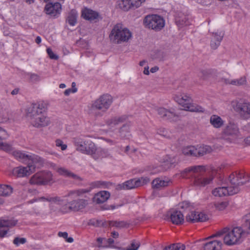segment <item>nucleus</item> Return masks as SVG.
<instances>
[{"instance_id":"obj_59","label":"nucleus","mask_w":250,"mask_h":250,"mask_svg":"<svg viewBox=\"0 0 250 250\" xmlns=\"http://www.w3.org/2000/svg\"><path fill=\"white\" fill-rule=\"evenodd\" d=\"M149 67L148 65L145 66L144 70L143 71L144 74L146 75H149L150 74Z\"/></svg>"},{"instance_id":"obj_24","label":"nucleus","mask_w":250,"mask_h":250,"mask_svg":"<svg viewBox=\"0 0 250 250\" xmlns=\"http://www.w3.org/2000/svg\"><path fill=\"white\" fill-rule=\"evenodd\" d=\"M81 16L86 20L93 21L98 17V14L89 8L84 7L81 11Z\"/></svg>"},{"instance_id":"obj_11","label":"nucleus","mask_w":250,"mask_h":250,"mask_svg":"<svg viewBox=\"0 0 250 250\" xmlns=\"http://www.w3.org/2000/svg\"><path fill=\"white\" fill-rule=\"evenodd\" d=\"M42 166L39 165V163L37 164L29 162L26 167L20 166L14 168L12 170V174L19 177L27 176L32 173L35 170L36 167H39Z\"/></svg>"},{"instance_id":"obj_53","label":"nucleus","mask_w":250,"mask_h":250,"mask_svg":"<svg viewBox=\"0 0 250 250\" xmlns=\"http://www.w3.org/2000/svg\"><path fill=\"white\" fill-rule=\"evenodd\" d=\"M111 225L117 228H121L125 227L127 223L124 221H115L113 222Z\"/></svg>"},{"instance_id":"obj_13","label":"nucleus","mask_w":250,"mask_h":250,"mask_svg":"<svg viewBox=\"0 0 250 250\" xmlns=\"http://www.w3.org/2000/svg\"><path fill=\"white\" fill-rule=\"evenodd\" d=\"M207 219V215L204 212L197 210L196 205V208L188 212L186 216V220L192 223L205 221Z\"/></svg>"},{"instance_id":"obj_10","label":"nucleus","mask_w":250,"mask_h":250,"mask_svg":"<svg viewBox=\"0 0 250 250\" xmlns=\"http://www.w3.org/2000/svg\"><path fill=\"white\" fill-rule=\"evenodd\" d=\"M74 143L77 150L83 154L90 155L94 150L95 144L89 140L75 138Z\"/></svg>"},{"instance_id":"obj_12","label":"nucleus","mask_w":250,"mask_h":250,"mask_svg":"<svg viewBox=\"0 0 250 250\" xmlns=\"http://www.w3.org/2000/svg\"><path fill=\"white\" fill-rule=\"evenodd\" d=\"M30 122L33 126L41 128L49 125L51 121L46 114H37L31 115Z\"/></svg>"},{"instance_id":"obj_44","label":"nucleus","mask_w":250,"mask_h":250,"mask_svg":"<svg viewBox=\"0 0 250 250\" xmlns=\"http://www.w3.org/2000/svg\"><path fill=\"white\" fill-rule=\"evenodd\" d=\"M86 192H87V191L84 189L71 191L68 193L67 196L71 198H75L81 196L82 194L85 193Z\"/></svg>"},{"instance_id":"obj_63","label":"nucleus","mask_w":250,"mask_h":250,"mask_svg":"<svg viewBox=\"0 0 250 250\" xmlns=\"http://www.w3.org/2000/svg\"><path fill=\"white\" fill-rule=\"evenodd\" d=\"M146 63H147L146 61L143 60V61L140 62L139 65L141 66H146Z\"/></svg>"},{"instance_id":"obj_17","label":"nucleus","mask_w":250,"mask_h":250,"mask_svg":"<svg viewBox=\"0 0 250 250\" xmlns=\"http://www.w3.org/2000/svg\"><path fill=\"white\" fill-rule=\"evenodd\" d=\"M204 244V250H221L222 243L220 240L214 239V236L207 238Z\"/></svg>"},{"instance_id":"obj_26","label":"nucleus","mask_w":250,"mask_h":250,"mask_svg":"<svg viewBox=\"0 0 250 250\" xmlns=\"http://www.w3.org/2000/svg\"><path fill=\"white\" fill-rule=\"evenodd\" d=\"M110 194L109 192L107 191H101L95 194L93 200V202L101 204L106 201L109 198Z\"/></svg>"},{"instance_id":"obj_15","label":"nucleus","mask_w":250,"mask_h":250,"mask_svg":"<svg viewBox=\"0 0 250 250\" xmlns=\"http://www.w3.org/2000/svg\"><path fill=\"white\" fill-rule=\"evenodd\" d=\"M167 217L174 224L180 225L184 222V216L181 211L176 208L170 209L167 214Z\"/></svg>"},{"instance_id":"obj_4","label":"nucleus","mask_w":250,"mask_h":250,"mask_svg":"<svg viewBox=\"0 0 250 250\" xmlns=\"http://www.w3.org/2000/svg\"><path fill=\"white\" fill-rule=\"evenodd\" d=\"M246 234L245 230L241 227H235L223 230V241L225 245L231 246L241 243Z\"/></svg>"},{"instance_id":"obj_52","label":"nucleus","mask_w":250,"mask_h":250,"mask_svg":"<svg viewBox=\"0 0 250 250\" xmlns=\"http://www.w3.org/2000/svg\"><path fill=\"white\" fill-rule=\"evenodd\" d=\"M46 51L47 53V54L48 55L49 58L51 59H54V60H58L59 58V57L58 55L55 54L52 49L50 48H47L46 49Z\"/></svg>"},{"instance_id":"obj_3","label":"nucleus","mask_w":250,"mask_h":250,"mask_svg":"<svg viewBox=\"0 0 250 250\" xmlns=\"http://www.w3.org/2000/svg\"><path fill=\"white\" fill-rule=\"evenodd\" d=\"M174 101L180 105L184 110L192 112L203 113L205 111L204 107L192 102L191 95L188 93H178L174 96Z\"/></svg>"},{"instance_id":"obj_27","label":"nucleus","mask_w":250,"mask_h":250,"mask_svg":"<svg viewBox=\"0 0 250 250\" xmlns=\"http://www.w3.org/2000/svg\"><path fill=\"white\" fill-rule=\"evenodd\" d=\"M109 155V153L108 150L101 147H97L95 145L93 153L90 154L95 159L106 157Z\"/></svg>"},{"instance_id":"obj_14","label":"nucleus","mask_w":250,"mask_h":250,"mask_svg":"<svg viewBox=\"0 0 250 250\" xmlns=\"http://www.w3.org/2000/svg\"><path fill=\"white\" fill-rule=\"evenodd\" d=\"M150 180L147 177H141L140 179H131L119 185L118 188L122 189H130L147 184Z\"/></svg>"},{"instance_id":"obj_48","label":"nucleus","mask_w":250,"mask_h":250,"mask_svg":"<svg viewBox=\"0 0 250 250\" xmlns=\"http://www.w3.org/2000/svg\"><path fill=\"white\" fill-rule=\"evenodd\" d=\"M58 236L65 239L66 241L68 243H72L74 241L72 237H68V233L66 232H59Z\"/></svg>"},{"instance_id":"obj_16","label":"nucleus","mask_w":250,"mask_h":250,"mask_svg":"<svg viewBox=\"0 0 250 250\" xmlns=\"http://www.w3.org/2000/svg\"><path fill=\"white\" fill-rule=\"evenodd\" d=\"M231 105L236 111L250 114V102L245 100H241L239 102L237 101H232Z\"/></svg>"},{"instance_id":"obj_9","label":"nucleus","mask_w":250,"mask_h":250,"mask_svg":"<svg viewBox=\"0 0 250 250\" xmlns=\"http://www.w3.org/2000/svg\"><path fill=\"white\" fill-rule=\"evenodd\" d=\"M13 154L17 159L23 162L29 163L30 162L33 164H37L39 163V165H42L43 163V160L42 158L30 153H26L20 150H15L13 151Z\"/></svg>"},{"instance_id":"obj_61","label":"nucleus","mask_w":250,"mask_h":250,"mask_svg":"<svg viewBox=\"0 0 250 250\" xmlns=\"http://www.w3.org/2000/svg\"><path fill=\"white\" fill-rule=\"evenodd\" d=\"M163 250H175L174 249V244L166 247Z\"/></svg>"},{"instance_id":"obj_62","label":"nucleus","mask_w":250,"mask_h":250,"mask_svg":"<svg viewBox=\"0 0 250 250\" xmlns=\"http://www.w3.org/2000/svg\"><path fill=\"white\" fill-rule=\"evenodd\" d=\"M159 70V67L157 66H154L153 67H152L149 71L150 72L152 73H154L155 72H156L157 71H158Z\"/></svg>"},{"instance_id":"obj_34","label":"nucleus","mask_w":250,"mask_h":250,"mask_svg":"<svg viewBox=\"0 0 250 250\" xmlns=\"http://www.w3.org/2000/svg\"><path fill=\"white\" fill-rule=\"evenodd\" d=\"M196 208V205L193 203H190L188 201H184L180 203L176 208L178 210L181 209L183 211H188L189 212L192 209H194Z\"/></svg>"},{"instance_id":"obj_19","label":"nucleus","mask_w":250,"mask_h":250,"mask_svg":"<svg viewBox=\"0 0 250 250\" xmlns=\"http://www.w3.org/2000/svg\"><path fill=\"white\" fill-rule=\"evenodd\" d=\"M37 201L42 202H47L50 208L53 205L62 206L65 202L62 199L57 196L52 197L46 195L38 198Z\"/></svg>"},{"instance_id":"obj_55","label":"nucleus","mask_w":250,"mask_h":250,"mask_svg":"<svg viewBox=\"0 0 250 250\" xmlns=\"http://www.w3.org/2000/svg\"><path fill=\"white\" fill-rule=\"evenodd\" d=\"M175 250H185V246L181 243L174 244Z\"/></svg>"},{"instance_id":"obj_42","label":"nucleus","mask_w":250,"mask_h":250,"mask_svg":"<svg viewBox=\"0 0 250 250\" xmlns=\"http://www.w3.org/2000/svg\"><path fill=\"white\" fill-rule=\"evenodd\" d=\"M205 170V168L204 167L202 166H193L191 167L188 168H186L184 170V172L185 173H188L190 172H202Z\"/></svg>"},{"instance_id":"obj_28","label":"nucleus","mask_w":250,"mask_h":250,"mask_svg":"<svg viewBox=\"0 0 250 250\" xmlns=\"http://www.w3.org/2000/svg\"><path fill=\"white\" fill-rule=\"evenodd\" d=\"M7 137V132L0 127V149L8 151L11 149V146L3 142Z\"/></svg>"},{"instance_id":"obj_45","label":"nucleus","mask_w":250,"mask_h":250,"mask_svg":"<svg viewBox=\"0 0 250 250\" xmlns=\"http://www.w3.org/2000/svg\"><path fill=\"white\" fill-rule=\"evenodd\" d=\"M140 246V243L139 241L133 240L131 241L130 245L126 248L125 250H138Z\"/></svg>"},{"instance_id":"obj_60","label":"nucleus","mask_w":250,"mask_h":250,"mask_svg":"<svg viewBox=\"0 0 250 250\" xmlns=\"http://www.w3.org/2000/svg\"><path fill=\"white\" fill-rule=\"evenodd\" d=\"M103 184L101 181H97L93 183V186L94 188H100Z\"/></svg>"},{"instance_id":"obj_8","label":"nucleus","mask_w":250,"mask_h":250,"mask_svg":"<svg viewBox=\"0 0 250 250\" xmlns=\"http://www.w3.org/2000/svg\"><path fill=\"white\" fill-rule=\"evenodd\" d=\"M32 184L46 185L54 182L52 173L48 171H42L36 173L31 178Z\"/></svg>"},{"instance_id":"obj_25","label":"nucleus","mask_w":250,"mask_h":250,"mask_svg":"<svg viewBox=\"0 0 250 250\" xmlns=\"http://www.w3.org/2000/svg\"><path fill=\"white\" fill-rule=\"evenodd\" d=\"M87 204L86 200L80 199L78 200H74L72 202L69 203L68 209L78 211L83 208Z\"/></svg>"},{"instance_id":"obj_5","label":"nucleus","mask_w":250,"mask_h":250,"mask_svg":"<svg viewBox=\"0 0 250 250\" xmlns=\"http://www.w3.org/2000/svg\"><path fill=\"white\" fill-rule=\"evenodd\" d=\"M221 138L229 143H237L242 139L238 125L233 121L229 122L222 131Z\"/></svg>"},{"instance_id":"obj_56","label":"nucleus","mask_w":250,"mask_h":250,"mask_svg":"<svg viewBox=\"0 0 250 250\" xmlns=\"http://www.w3.org/2000/svg\"><path fill=\"white\" fill-rule=\"evenodd\" d=\"M77 91V88H68L65 90L64 94L66 96H68L71 93H74Z\"/></svg>"},{"instance_id":"obj_21","label":"nucleus","mask_w":250,"mask_h":250,"mask_svg":"<svg viewBox=\"0 0 250 250\" xmlns=\"http://www.w3.org/2000/svg\"><path fill=\"white\" fill-rule=\"evenodd\" d=\"M17 221L15 220L0 219V237H4L8 232V228L15 226Z\"/></svg>"},{"instance_id":"obj_51","label":"nucleus","mask_w":250,"mask_h":250,"mask_svg":"<svg viewBox=\"0 0 250 250\" xmlns=\"http://www.w3.org/2000/svg\"><path fill=\"white\" fill-rule=\"evenodd\" d=\"M56 146L57 147H59L62 150H64L67 148V145L66 144H63L62 140L60 139L56 140Z\"/></svg>"},{"instance_id":"obj_33","label":"nucleus","mask_w":250,"mask_h":250,"mask_svg":"<svg viewBox=\"0 0 250 250\" xmlns=\"http://www.w3.org/2000/svg\"><path fill=\"white\" fill-rule=\"evenodd\" d=\"M116 7L123 11H128L131 8L129 0H117L116 2Z\"/></svg>"},{"instance_id":"obj_64","label":"nucleus","mask_w":250,"mask_h":250,"mask_svg":"<svg viewBox=\"0 0 250 250\" xmlns=\"http://www.w3.org/2000/svg\"><path fill=\"white\" fill-rule=\"evenodd\" d=\"M244 141L246 144L250 145V136L246 138Z\"/></svg>"},{"instance_id":"obj_7","label":"nucleus","mask_w":250,"mask_h":250,"mask_svg":"<svg viewBox=\"0 0 250 250\" xmlns=\"http://www.w3.org/2000/svg\"><path fill=\"white\" fill-rule=\"evenodd\" d=\"M144 24L147 28L159 31L165 26V21L160 16L152 14L147 15L145 18Z\"/></svg>"},{"instance_id":"obj_23","label":"nucleus","mask_w":250,"mask_h":250,"mask_svg":"<svg viewBox=\"0 0 250 250\" xmlns=\"http://www.w3.org/2000/svg\"><path fill=\"white\" fill-rule=\"evenodd\" d=\"M224 37V33L220 31L216 30L211 33L210 46L212 49H216L220 44Z\"/></svg>"},{"instance_id":"obj_46","label":"nucleus","mask_w":250,"mask_h":250,"mask_svg":"<svg viewBox=\"0 0 250 250\" xmlns=\"http://www.w3.org/2000/svg\"><path fill=\"white\" fill-rule=\"evenodd\" d=\"M131 8H138L144 3L146 0H129Z\"/></svg>"},{"instance_id":"obj_29","label":"nucleus","mask_w":250,"mask_h":250,"mask_svg":"<svg viewBox=\"0 0 250 250\" xmlns=\"http://www.w3.org/2000/svg\"><path fill=\"white\" fill-rule=\"evenodd\" d=\"M209 123L215 128H220L224 124L225 121L217 115H212L210 117Z\"/></svg>"},{"instance_id":"obj_32","label":"nucleus","mask_w":250,"mask_h":250,"mask_svg":"<svg viewBox=\"0 0 250 250\" xmlns=\"http://www.w3.org/2000/svg\"><path fill=\"white\" fill-rule=\"evenodd\" d=\"M78 17V12L75 9H72L67 14L66 22L70 26H74L77 23Z\"/></svg>"},{"instance_id":"obj_40","label":"nucleus","mask_w":250,"mask_h":250,"mask_svg":"<svg viewBox=\"0 0 250 250\" xmlns=\"http://www.w3.org/2000/svg\"><path fill=\"white\" fill-rule=\"evenodd\" d=\"M197 148L193 146H187L183 147L182 151L184 154L187 155L197 156Z\"/></svg>"},{"instance_id":"obj_43","label":"nucleus","mask_w":250,"mask_h":250,"mask_svg":"<svg viewBox=\"0 0 250 250\" xmlns=\"http://www.w3.org/2000/svg\"><path fill=\"white\" fill-rule=\"evenodd\" d=\"M229 205V203L227 201L218 202L214 203L215 208L219 211H223L225 210Z\"/></svg>"},{"instance_id":"obj_39","label":"nucleus","mask_w":250,"mask_h":250,"mask_svg":"<svg viewBox=\"0 0 250 250\" xmlns=\"http://www.w3.org/2000/svg\"><path fill=\"white\" fill-rule=\"evenodd\" d=\"M33 108L34 110V112L32 114H46V108L44 104L42 103H39L37 104H35L33 106Z\"/></svg>"},{"instance_id":"obj_20","label":"nucleus","mask_w":250,"mask_h":250,"mask_svg":"<svg viewBox=\"0 0 250 250\" xmlns=\"http://www.w3.org/2000/svg\"><path fill=\"white\" fill-rule=\"evenodd\" d=\"M171 184L172 180L167 177L157 178L152 182V188L157 189H161Z\"/></svg>"},{"instance_id":"obj_37","label":"nucleus","mask_w":250,"mask_h":250,"mask_svg":"<svg viewBox=\"0 0 250 250\" xmlns=\"http://www.w3.org/2000/svg\"><path fill=\"white\" fill-rule=\"evenodd\" d=\"M212 179L211 177L197 178L195 180L194 184L197 186L204 187L209 184Z\"/></svg>"},{"instance_id":"obj_36","label":"nucleus","mask_w":250,"mask_h":250,"mask_svg":"<svg viewBox=\"0 0 250 250\" xmlns=\"http://www.w3.org/2000/svg\"><path fill=\"white\" fill-rule=\"evenodd\" d=\"M125 118L122 117H112L106 121V124L109 128H112L119 123L123 122Z\"/></svg>"},{"instance_id":"obj_2","label":"nucleus","mask_w":250,"mask_h":250,"mask_svg":"<svg viewBox=\"0 0 250 250\" xmlns=\"http://www.w3.org/2000/svg\"><path fill=\"white\" fill-rule=\"evenodd\" d=\"M132 36V33L128 28L121 24H117L112 28L109 38L113 43L122 44L129 42Z\"/></svg>"},{"instance_id":"obj_22","label":"nucleus","mask_w":250,"mask_h":250,"mask_svg":"<svg viewBox=\"0 0 250 250\" xmlns=\"http://www.w3.org/2000/svg\"><path fill=\"white\" fill-rule=\"evenodd\" d=\"M156 111L161 117L165 118L166 119L176 121L178 119V116L174 112L167 110L165 108L157 107Z\"/></svg>"},{"instance_id":"obj_35","label":"nucleus","mask_w":250,"mask_h":250,"mask_svg":"<svg viewBox=\"0 0 250 250\" xmlns=\"http://www.w3.org/2000/svg\"><path fill=\"white\" fill-rule=\"evenodd\" d=\"M225 83L227 84H230L235 86L244 85L247 83V78L246 77H241L238 79L233 80H225Z\"/></svg>"},{"instance_id":"obj_50","label":"nucleus","mask_w":250,"mask_h":250,"mask_svg":"<svg viewBox=\"0 0 250 250\" xmlns=\"http://www.w3.org/2000/svg\"><path fill=\"white\" fill-rule=\"evenodd\" d=\"M26 242V239L24 238L16 237L13 240V243L18 246L23 244Z\"/></svg>"},{"instance_id":"obj_31","label":"nucleus","mask_w":250,"mask_h":250,"mask_svg":"<svg viewBox=\"0 0 250 250\" xmlns=\"http://www.w3.org/2000/svg\"><path fill=\"white\" fill-rule=\"evenodd\" d=\"M12 119L11 112L6 108L0 107V123H6Z\"/></svg>"},{"instance_id":"obj_38","label":"nucleus","mask_w":250,"mask_h":250,"mask_svg":"<svg viewBox=\"0 0 250 250\" xmlns=\"http://www.w3.org/2000/svg\"><path fill=\"white\" fill-rule=\"evenodd\" d=\"M197 148V156H202L207 153H210L212 151L211 147L207 145H201L196 146Z\"/></svg>"},{"instance_id":"obj_30","label":"nucleus","mask_w":250,"mask_h":250,"mask_svg":"<svg viewBox=\"0 0 250 250\" xmlns=\"http://www.w3.org/2000/svg\"><path fill=\"white\" fill-rule=\"evenodd\" d=\"M54 169L59 173V174L63 176L71 178L74 180H80V178L79 176L71 172L68 169L60 167L58 168H54Z\"/></svg>"},{"instance_id":"obj_1","label":"nucleus","mask_w":250,"mask_h":250,"mask_svg":"<svg viewBox=\"0 0 250 250\" xmlns=\"http://www.w3.org/2000/svg\"><path fill=\"white\" fill-rule=\"evenodd\" d=\"M250 180L248 174L244 171L232 173L229 176L228 185L213 188L211 190V194L215 197H222L236 194L240 191L241 187Z\"/></svg>"},{"instance_id":"obj_54","label":"nucleus","mask_w":250,"mask_h":250,"mask_svg":"<svg viewBox=\"0 0 250 250\" xmlns=\"http://www.w3.org/2000/svg\"><path fill=\"white\" fill-rule=\"evenodd\" d=\"M163 163H166L168 166L173 164L175 162L173 158H171L169 156H166L165 158L164 159Z\"/></svg>"},{"instance_id":"obj_58","label":"nucleus","mask_w":250,"mask_h":250,"mask_svg":"<svg viewBox=\"0 0 250 250\" xmlns=\"http://www.w3.org/2000/svg\"><path fill=\"white\" fill-rule=\"evenodd\" d=\"M114 243V240L112 238L106 239L105 244L107 247L111 246Z\"/></svg>"},{"instance_id":"obj_47","label":"nucleus","mask_w":250,"mask_h":250,"mask_svg":"<svg viewBox=\"0 0 250 250\" xmlns=\"http://www.w3.org/2000/svg\"><path fill=\"white\" fill-rule=\"evenodd\" d=\"M210 74L209 70H201L198 73V76L201 79L206 80L209 76Z\"/></svg>"},{"instance_id":"obj_49","label":"nucleus","mask_w":250,"mask_h":250,"mask_svg":"<svg viewBox=\"0 0 250 250\" xmlns=\"http://www.w3.org/2000/svg\"><path fill=\"white\" fill-rule=\"evenodd\" d=\"M106 238H98L97 239V246L98 247H107V245L105 244Z\"/></svg>"},{"instance_id":"obj_41","label":"nucleus","mask_w":250,"mask_h":250,"mask_svg":"<svg viewBox=\"0 0 250 250\" xmlns=\"http://www.w3.org/2000/svg\"><path fill=\"white\" fill-rule=\"evenodd\" d=\"M13 192V188L9 185H0V195L9 196Z\"/></svg>"},{"instance_id":"obj_6","label":"nucleus","mask_w":250,"mask_h":250,"mask_svg":"<svg viewBox=\"0 0 250 250\" xmlns=\"http://www.w3.org/2000/svg\"><path fill=\"white\" fill-rule=\"evenodd\" d=\"M113 102L112 96L109 94H104L92 102L89 106L91 112L99 110L102 112H106Z\"/></svg>"},{"instance_id":"obj_18","label":"nucleus","mask_w":250,"mask_h":250,"mask_svg":"<svg viewBox=\"0 0 250 250\" xmlns=\"http://www.w3.org/2000/svg\"><path fill=\"white\" fill-rule=\"evenodd\" d=\"M61 10L62 5L59 2L48 3L46 4L44 8L46 14L54 17L58 16L60 14Z\"/></svg>"},{"instance_id":"obj_57","label":"nucleus","mask_w":250,"mask_h":250,"mask_svg":"<svg viewBox=\"0 0 250 250\" xmlns=\"http://www.w3.org/2000/svg\"><path fill=\"white\" fill-rule=\"evenodd\" d=\"M245 221L249 225V229L250 230V212L246 215Z\"/></svg>"}]
</instances>
